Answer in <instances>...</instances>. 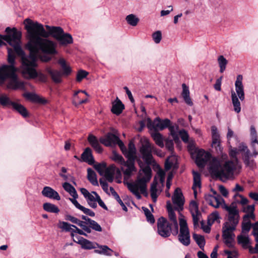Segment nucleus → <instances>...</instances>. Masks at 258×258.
<instances>
[{
	"mask_svg": "<svg viewBox=\"0 0 258 258\" xmlns=\"http://www.w3.org/2000/svg\"><path fill=\"white\" fill-rule=\"evenodd\" d=\"M172 200L173 203L175 206V209L179 212L182 211L184 203V199L180 188H177L175 190Z\"/></svg>",
	"mask_w": 258,
	"mask_h": 258,
	"instance_id": "f8f14e48",
	"label": "nucleus"
},
{
	"mask_svg": "<svg viewBox=\"0 0 258 258\" xmlns=\"http://www.w3.org/2000/svg\"><path fill=\"white\" fill-rule=\"evenodd\" d=\"M243 77L241 75H238L236 77L235 82L236 94L241 101H243L245 98L244 86L242 84Z\"/></svg>",
	"mask_w": 258,
	"mask_h": 258,
	"instance_id": "dca6fc26",
	"label": "nucleus"
},
{
	"mask_svg": "<svg viewBox=\"0 0 258 258\" xmlns=\"http://www.w3.org/2000/svg\"><path fill=\"white\" fill-rule=\"evenodd\" d=\"M251 227H252V225L251 224H246L242 223L241 233L247 234V233L249 231Z\"/></svg>",
	"mask_w": 258,
	"mask_h": 258,
	"instance_id": "13d9d810",
	"label": "nucleus"
},
{
	"mask_svg": "<svg viewBox=\"0 0 258 258\" xmlns=\"http://www.w3.org/2000/svg\"><path fill=\"white\" fill-rule=\"evenodd\" d=\"M43 208L45 211L48 212L57 213L59 212V210L56 206L50 203H44Z\"/></svg>",
	"mask_w": 258,
	"mask_h": 258,
	"instance_id": "4c0bfd02",
	"label": "nucleus"
},
{
	"mask_svg": "<svg viewBox=\"0 0 258 258\" xmlns=\"http://www.w3.org/2000/svg\"><path fill=\"white\" fill-rule=\"evenodd\" d=\"M180 230L178 236V240L184 246H188L190 243L189 231L186 220L179 219Z\"/></svg>",
	"mask_w": 258,
	"mask_h": 258,
	"instance_id": "6e6552de",
	"label": "nucleus"
},
{
	"mask_svg": "<svg viewBox=\"0 0 258 258\" xmlns=\"http://www.w3.org/2000/svg\"><path fill=\"white\" fill-rule=\"evenodd\" d=\"M223 209L227 212V214L222 227V237L224 243L229 247H232L235 237L233 232L236 230L240 220L239 212L235 203L230 205L224 204Z\"/></svg>",
	"mask_w": 258,
	"mask_h": 258,
	"instance_id": "423d86ee",
	"label": "nucleus"
},
{
	"mask_svg": "<svg viewBox=\"0 0 258 258\" xmlns=\"http://www.w3.org/2000/svg\"><path fill=\"white\" fill-rule=\"evenodd\" d=\"M158 182L156 180H154L152 183L150 187V194L151 197L153 201L155 203L157 201V199L160 194L161 191L158 188Z\"/></svg>",
	"mask_w": 258,
	"mask_h": 258,
	"instance_id": "a878e982",
	"label": "nucleus"
},
{
	"mask_svg": "<svg viewBox=\"0 0 258 258\" xmlns=\"http://www.w3.org/2000/svg\"><path fill=\"white\" fill-rule=\"evenodd\" d=\"M15 103L16 102L12 101L7 95H2L0 96V104L3 106H12L13 107V104Z\"/></svg>",
	"mask_w": 258,
	"mask_h": 258,
	"instance_id": "58836bf2",
	"label": "nucleus"
},
{
	"mask_svg": "<svg viewBox=\"0 0 258 258\" xmlns=\"http://www.w3.org/2000/svg\"><path fill=\"white\" fill-rule=\"evenodd\" d=\"M127 24L132 26H136L139 22V19L134 14H130L125 18Z\"/></svg>",
	"mask_w": 258,
	"mask_h": 258,
	"instance_id": "ea45409f",
	"label": "nucleus"
},
{
	"mask_svg": "<svg viewBox=\"0 0 258 258\" xmlns=\"http://www.w3.org/2000/svg\"><path fill=\"white\" fill-rule=\"evenodd\" d=\"M231 100L234 111L239 113L241 111L240 102L234 91H231Z\"/></svg>",
	"mask_w": 258,
	"mask_h": 258,
	"instance_id": "7c9ffc66",
	"label": "nucleus"
},
{
	"mask_svg": "<svg viewBox=\"0 0 258 258\" xmlns=\"http://www.w3.org/2000/svg\"><path fill=\"white\" fill-rule=\"evenodd\" d=\"M78 243L81 245L82 247L86 249H91L99 247V245L96 242H91L82 237H77Z\"/></svg>",
	"mask_w": 258,
	"mask_h": 258,
	"instance_id": "aec40b11",
	"label": "nucleus"
},
{
	"mask_svg": "<svg viewBox=\"0 0 258 258\" xmlns=\"http://www.w3.org/2000/svg\"><path fill=\"white\" fill-rule=\"evenodd\" d=\"M165 146L168 150L172 151L174 148L173 140L169 139H167L165 141Z\"/></svg>",
	"mask_w": 258,
	"mask_h": 258,
	"instance_id": "bf43d9fd",
	"label": "nucleus"
},
{
	"mask_svg": "<svg viewBox=\"0 0 258 258\" xmlns=\"http://www.w3.org/2000/svg\"><path fill=\"white\" fill-rule=\"evenodd\" d=\"M235 197H239L240 198L239 201L238 200L236 201L238 203L240 204L243 207L247 205L248 201L246 198L239 194H236Z\"/></svg>",
	"mask_w": 258,
	"mask_h": 258,
	"instance_id": "6e6d98bb",
	"label": "nucleus"
},
{
	"mask_svg": "<svg viewBox=\"0 0 258 258\" xmlns=\"http://www.w3.org/2000/svg\"><path fill=\"white\" fill-rule=\"evenodd\" d=\"M158 233L162 237H169L171 232L170 224L165 218L161 217L157 221Z\"/></svg>",
	"mask_w": 258,
	"mask_h": 258,
	"instance_id": "1a4fd4ad",
	"label": "nucleus"
},
{
	"mask_svg": "<svg viewBox=\"0 0 258 258\" xmlns=\"http://www.w3.org/2000/svg\"><path fill=\"white\" fill-rule=\"evenodd\" d=\"M192 174L194 178L192 188L194 190V194L196 196L197 194L196 189L197 188H200L201 185V174L198 172L195 171H192Z\"/></svg>",
	"mask_w": 258,
	"mask_h": 258,
	"instance_id": "2f4dec72",
	"label": "nucleus"
},
{
	"mask_svg": "<svg viewBox=\"0 0 258 258\" xmlns=\"http://www.w3.org/2000/svg\"><path fill=\"white\" fill-rule=\"evenodd\" d=\"M189 210L192 217L194 228H196L199 226V221L200 216L198 205L196 202L192 201L190 202L189 204Z\"/></svg>",
	"mask_w": 258,
	"mask_h": 258,
	"instance_id": "2eb2a0df",
	"label": "nucleus"
},
{
	"mask_svg": "<svg viewBox=\"0 0 258 258\" xmlns=\"http://www.w3.org/2000/svg\"><path fill=\"white\" fill-rule=\"evenodd\" d=\"M212 143V146L215 148L217 152H221L222 148L221 147V140L220 135L218 132L217 128L215 126H212L211 127Z\"/></svg>",
	"mask_w": 258,
	"mask_h": 258,
	"instance_id": "f3484780",
	"label": "nucleus"
},
{
	"mask_svg": "<svg viewBox=\"0 0 258 258\" xmlns=\"http://www.w3.org/2000/svg\"><path fill=\"white\" fill-rule=\"evenodd\" d=\"M157 175L160 178V181L162 184L164 182L165 173L162 169L159 170L157 172Z\"/></svg>",
	"mask_w": 258,
	"mask_h": 258,
	"instance_id": "0e129e2a",
	"label": "nucleus"
},
{
	"mask_svg": "<svg viewBox=\"0 0 258 258\" xmlns=\"http://www.w3.org/2000/svg\"><path fill=\"white\" fill-rule=\"evenodd\" d=\"M87 227H89L91 231V229L97 232H101L102 231V228L101 226L97 222L92 219L89 220Z\"/></svg>",
	"mask_w": 258,
	"mask_h": 258,
	"instance_id": "49530a36",
	"label": "nucleus"
},
{
	"mask_svg": "<svg viewBox=\"0 0 258 258\" xmlns=\"http://www.w3.org/2000/svg\"><path fill=\"white\" fill-rule=\"evenodd\" d=\"M101 143L107 147L113 146L117 145L120 148L124 156L127 158L125 161L122 156L117 153L113 152L111 159L117 163L123 173L125 178H128L136 171L135 162L136 159V149L132 142H130L128 145V150L124 146L123 143L116 135L108 133L105 136L100 138Z\"/></svg>",
	"mask_w": 258,
	"mask_h": 258,
	"instance_id": "20e7f679",
	"label": "nucleus"
},
{
	"mask_svg": "<svg viewBox=\"0 0 258 258\" xmlns=\"http://www.w3.org/2000/svg\"><path fill=\"white\" fill-rule=\"evenodd\" d=\"M242 211L246 213L245 215H250L252 217H254V205H246L242 207Z\"/></svg>",
	"mask_w": 258,
	"mask_h": 258,
	"instance_id": "de8ad7c7",
	"label": "nucleus"
},
{
	"mask_svg": "<svg viewBox=\"0 0 258 258\" xmlns=\"http://www.w3.org/2000/svg\"><path fill=\"white\" fill-rule=\"evenodd\" d=\"M78 197V194H77L76 197H73V198H69L70 201L72 204L75 206V207L80 210L82 205H81L77 201V199Z\"/></svg>",
	"mask_w": 258,
	"mask_h": 258,
	"instance_id": "e2e57ef3",
	"label": "nucleus"
},
{
	"mask_svg": "<svg viewBox=\"0 0 258 258\" xmlns=\"http://www.w3.org/2000/svg\"><path fill=\"white\" fill-rule=\"evenodd\" d=\"M110 191L112 194V195L114 197V199L117 201V202L120 204V205L121 206L122 209L124 211H127V208L125 206L121 199L120 198L119 195L117 194V193L115 191L114 188L112 187H110L109 188Z\"/></svg>",
	"mask_w": 258,
	"mask_h": 258,
	"instance_id": "37998d69",
	"label": "nucleus"
},
{
	"mask_svg": "<svg viewBox=\"0 0 258 258\" xmlns=\"http://www.w3.org/2000/svg\"><path fill=\"white\" fill-rule=\"evenodd\" d=\"M151 136L158 146L161 148L164 147L163 138L161 134L155 131L152 133Z\"/></svg>",
	"mask_w": 258,
	"mask_h": 258,
	"instance_id": "f704fd0d",
	"label": "nucleus"
},
{
	"mask_svg": "<svg viewBox=\"0 0 258 258\" xmlns=\"http://www.w3.org/2000/svg\"><path fill=\"white\" fill-rule=\"evenodd\" d=\"M115 172L120 174L119 169L116 168L115 165L112 164L107 168H105L103 175L104 176L108 182H111L113 180L114 175Z\"/></svg>",
	"mask_w": 258,
	"mask_h": 258,
	"instance_id": "a211bd4d",
	"label": "nucleus"
},
{
	"mask_svg": "<svg viewBox=\"0 0 258 258\" xmlns=\"http://www.w3.org/2000/svg\"><path fill=\"white\" fill-rule=\"evenodd\" d=\"M41 193L44 197L50 199H53L57 201H59L60 200V197L58 193L49 186L44 187Z\"/></svg>",
	"mask_w": 258,
	"mask_h": 258,
	"instance_id": "6ab92c4d",
	"label": "nucleus"
},
{
	"mask_svg": "<svg viewBox=\"0 0 258 258\" xmlns=\"http://www.w3.org/2000/svg\"><path fill=\"white\" fill-rule=\"evenodd\" d=\"M257 144V140H255V141L251 140V148L252 150V153L251 154L254 157H255L258 154V152L256 151V146Z\"/></svg>",
	"mask_w": 258,
	"mask_h": 258,
	"instance_id": "5fc2aeb1",
	"label": "nucleus"
},
{
	"mask_svg": "<svg viewBox=\"0 0 258 258\" xmlns=\"http://www.w3.org/2000/svg\"><path fill=\"white\" fill-rule=\"evenodd\" d=\"M182 91L181 95L185 101V102L189 106H192L193 103L189 97V91L188 87L185 84L182 85Z\"/></svg>",
	"mask_w": 258,
	"mask_h": 258,
	"instance_id": "c756f323",
	"label": "nucleus"
},
{
	"mask_svg": "<svg viewBox=\"0 0 258 258\" xmlns=\"http://www.w3.org/2000/svg\"><path fill=\"white\" fill-rule=\"evenodd\" d=\"M147 125L149 129H154L163 130L168 127L170 124V121L168 119L163 120L160 119L159 117H156L153 121L150 118H148L146 120Z\"/></svg>",
	"mask_w": 258,
	"mask_h": 258,
	"instance_id": "9d476101",
	"label": "nucleus"
},
{
	"mask_svg": "<svg viewBox=\"0 0 258 258\" xmlns=\"http://www.w3.org/2000/svg\"><path fill=\"white\" fill-rule=\"evenodd\" d=\"M152 38L155 43H159L162 39L161 32L160 31H157L153 33L152 34Z\"/></svg>",
	"mask_w": 258,
	"mask_h": 258,
	"instance_id": "864d4df0",
	"label": "nucleus"
},
{
	"mask_svg": "<svg viewBox=\"0 0 258 258\" xmlns=\"http://www.w3.org/2000/svg\"><path fill=\"white\" fill-rule=\"evenodd\" d=\"M210 220L214 222L219 219V215L217 212L212 213L210 216Z\"/></svg>",
	"mask_w": 258,
	"mask_h": 258,
	"instance_id": "774afa93",
	"label": "nucleus"
},
{
	"mask_svg": "<svg viewBox=\"0 0 258 258\" xmlns=\"http://www.w3.org/2000/svg\"><path fill=\"white\" fill-rule=\"evenodd\" d=\"M100 184L104 191L107 192L108 190V183L102 178L99 179Z\"/></svg>",
	"mask_w": 258,
	"mask_h": 258,
	"instance_id": "338daca9",
	"label": "nucleus"
},
{
	"mask_svg": "<svg viewBox=\"0 0 258 258\" xmlns=\"http://www.w3.org/2000/svg\"><path fill=\"white\" fill-rule=\"evenodd\" d=\"M156 149L154 146L148 142L144 143L140 149L142 158L148 164L139 171L137 180L132 183H128L127 187L129 190L136 196L138 199L141 198V194L147 196V183L149 182L152 176V170L149 165L154 162L152 152H155Z\"/></svg>",
	"mask_w": 258,
	"mask_h": 258,
	"instance_id": "39448f33",
	"label": "nucleus"
},
{
	"mask_svg": "<svg viewBox=\"0 0 258 258\" xmlns=\"http://www.w3.org/2000/svg\"><path fill=\"white\" fill-rule=\"evenodd\" d=\"M222 77L217 79L216 83L214 85V88L216 90L220 91L221 83H222Z\"/></svg>",
	"mask_w": 258,
	"mask_h": 258,
	"instance_id": "69168bd1",
	"label": "nucleus"
},
{
	"mask_svg": "<svg viewBox=\"0 0 258 258\" xmlns=\"http://www.w3.org/2000/svg\"><path fill=\"white\" fill-rule=\"evenodd\" d=\"M64 219L66 220L70 221L73 223L76 224L79 226H82L84 223L82 221L80 220L78 218L69 214H67L64 216Z\"/></svg>",
	"mask_w": 258,
	"mask_h": 258,
	"instance_id": "09e8293b",
	"label": "nucleus"
},
{
	"mask_svg": "<svg viewBox=\"0 0 258 258\" xmlns=\"http://www.w3.org/2000/svg\"><path fill=\"white\" fill-rule=\"evenodd\" d=\"M6 35L0 34V46L5 44L6 41L13 49L8 48V61L9 65H3L0 68V85L6 83L9 89L18 90L24 88V82L19 80L16 74L17 68L15 64V53L21 57L22 62V73L27 79L35 78L37 73L35 69V56L26 55L21 46L22 34L16 28L7 27L5 30Z\"/></svg>",
	"mask_w": 258,
	"mask_h": 258,
	"instance_id": "f257e3e1",
	"label": "nucleus"
},
{
	"mask_svg": "<svg viewBox=\"0 0 258 258\" xmlns=\"http://www.w3.org/2000/svg\"><path fill=\"white\" fill-rule=\"evenodd\" d=\"M12 108L24 118H26L29 116V113L26 108L21 104L16 102V103L13 104Z\"/></svg>",
	"mask_w": 258,
	"mask_h": 258,
	"instance_id": "c85d7f7f",
	"label": "nucleus"
},
{
	"mask_svg": "<svg viewBox=\"0 0 258 258\" xmlns=\"http://www.w3.org/2000/svg\"><path fill=\"white\" fill-rule=\"evenodd\" d=\"M179 135L181 138V139L183 140V141L185 142H187L188 140V135L187 133V132L184 130H181L179 132Z\"/></svg>",
	"mask_w": 258,
	"mask_h": 258,
	"instance_id": "680f3d73",
	"label": "nucleus"
},
{
	"mask_svg": "<svg viewBox=\"0 0 258 258\" xmlns=\"http://www.w3.org/2000/svg\"><path fill=\"white\" fill-rule=\"evenodd\" d=\"M81 218L84 221H82L84 223L82 225V226H80V227L85 231L87 233H90L91 231L89 227H87L88 223L89 222V220H91V219L88 218V217L82 215L81 216Z\"/></svg>",
	"mask_w": 258,
	"mask_h": 258,
	"instance_id": "3c124183",
	"label": "nucleus"
},
{
	"mask_svg": "<svg viewBox=\"0 0 258 258\" xmlns=\"http://www.w3.org/2000/svg\"><path fill=\"white\" fill-rule=\"evenodd\" d=\"M45 70L55 83H59L61 82V77L62 76V74L61 72L53 70L49 67H47Z\"/></svg>",
	"mask_w": 258,
	"mask_h": 258,
	"instance_id": "412c9836",
	"label": "nucleus"
},
{
	"mask_svg": "<svg viewBox=\"0 0 258 258\" xmlns=\"http://www.w3.org/2000/svg\"><path fill=\"white\" fill-rule=\"evenodd\" d=\"M176 158L175 156H171L168 157L165 163V168L166 170L170 169L174 164L176 161Z\"/></svg>",
	"mask_w": 258,
	"mask_h": 258,
	"instance_id": "8fccbe9b",
	"label": "nucleus"
},
{
	"mask_svg": "<svg viewBox=\"0 0 258 258\" xmlns=\"http://www.w3.org/2000/svg\"><path fill=\"white\" fill-rule=\"evenodd\" d=\"M72 225L66 222L59 221L58 224V227L67 232H74V229L72 228L73 227Z\"/></svg>",
	"mask_w": 258,
	"mask_h": 258,
	"instance_id": "a18cd8bd",
	"label": "nucleus"
},
{
	"mask_svg": "<svg viewBox=\"0 0 258 258\" xmlns=\"http://www.w3.org/2000/svg\"><path fill=\"white\" fill-rule=\"evenodd\" d=\"M239 153L241 154L242 160L246 166L250 168L255 166L254 160L251 158V157L253 156L246 144L241 143L237 148H230L229 154L231 160L226 161L222 167L221 166L220 162L214 160L210 167L212 172L222 180L232 178L234 171L238 165V159L237 156Z\"/></svg>",
	"mask_w": 258,
	"mask_h": 258,
	"instance_id": "7ed1b4c3",
	"label": "nucleus"
},
{
	"mask_svg": "<svg viewBox=\"0 0 258 258\" xmlns=\"http://www.w3.org/2000/svg\"><path fill=\"white\" fill-rule=\"evenodd\" d=\"M214 160H218L216 158H212L211 155L207 152H205L204 150H200L198 151L197 157L196 159V163L198 166L200 168H204L206 164L209 163V171L213 175L216 176L214 173H213L211 170V166L212 163ZM219 162V161L218 160Z\"/></svg>",
	"mask_w": 258,
	"mask_h": 258,
	"instance_id": "0eeeda50",
	"label": "nucleus"
},
{
	"mask_svg": "<svg viewBox=\"0 0 258 258\" xmlns=\"http://www.w3.org/2000/svg\"><path fill=\"white\" fill-rule=\"evenodd\" d=\"M80 210L82 211L84 214L90 216L91 217H94L95 215V213L89 209L86 208L83 206L80 209Z\"/></svg>",
	"mask_w": 258,
	"mask_h": 258,
	"instance_id": "4d7b16f0",
	"label": "nucleus"
},
{
	"mask_svg": "<svg viewBox=\"0 0 258 258\" xmlns=\"http://www.w3.org/2000/svg\"><path fill=\"white\" fill-rule=\"evenodd\" d=\"M218 62L220 68V72L222 73L226 69L228 61L223 55H220L218 57Z\"/></svg>",
	"mask_w": 258,
	"mask_h": 258,
	"instance_id": "c03bdc74",
	"label": "nucleus"
},
{
	"mask_svg": "<svg viewBox=\"0 0 258 258\" xmlns=\"http://www.w3.org/2000/svg\"><path fill=\"white\" fill-rule=\"evenodd\" d=\"M24 96L28 100L34 103H37L42 104H45L47 103V100L44 98L41 97L35 93L27 92L24 94Z\"/></svg>",
	"mask_w": 258,
	"mask_h": 258,
	"instance_id": "4be33fe9",
	"label": "nucleus"
},
{
	"mask_svg": "<svg viewBox=\"0 0 258 258\" xmlns=\"http://www.w3.org/2000/svg\"><path fill=\"white\" fill-rule=\"evenodd\" d=\"M62 187L64 189L68 192L70 194V195L72 197H76L77 196V191L70 183L68 182H64L62 184Z\"/></svg>",
	"mask_w": 258,
	"mask_h": 258,
	"instance_id": "79ce46f5",
	"label": "nucleus"
},
{
	"mask_svg": "<svg viewBox=\"0 0 258 258\" xmlns=\"http://www.w3.org/2000/svg\"><path fill=\"white\" fill-rule=\"evenodd\" d=\"M80 91H76L73 95V103L75 106H78L81 104L85 103L87 102V98H82L81 95H79Z\"/></svg>",
	"mask_w": 258,
	"mask_h": 258,
	"instance_id": "473e14b6",
	"label": "nucleus"
},
{
	"mask_svg": "<svg viewBox=\"0 0 258 258\" xmlns=\"http://www.w3.org/2000/svg\"><path fill=\"white\" fill-rule=\"evenodd\" d=\"M81 161L88 163L92 164L94 162V160L92 156V151L90 148H87L81 155Z\"/></svg>",
	"mask_w": 258,
	"mask_h": 258,
	"instance_id": "b1692460",
	"label": "nucleus"
},
{
	"mask_svg": "<svg viewBox=\"0 0 258 258\" xmlns=\"http://www.w3.org/2000/svg\"><path fill=\"white\" fill-rule=\"evenodd\" d=\"M192 237L200 248L203 250L204 249V246L205 245L204 237L196 233L193 234Z\"/></svg>",
	"mask_w": 258,
	"mask_h": 258,
	"instance_id": "a19ab883",
	"label": "nucleus"
},
{
	"mask_svg": "<svg viewBox=\"0 0 258 258\" xmlns=\"http://www.w3.org/2000/svg\"><path fill=\"white\" fill-rule=\"evenodd\" d=\"M167 210L168 213V217L173 225V229L172 234L174 235H176L178 233V224L177 221L176 217L172 206L170 201L167 202Z\"/></svg>",
	"mask_w": 258,
	"mask_h": 258,
	"instance_id": "ddd939ff",
	"label": "nucleus"
},
{
	"mask_svg": "<svg viewBox=\"0 0 258 258\" xmlns=\"http://www.w3.org/2000/svg\"><path fill=\"white\" fill-rule=\"evenodd\" d=\"M95 169L101 175H103L104 174V170L105 168V166L104 164H97L95 165Z\"/></svg>",
	"mask_w": 258,
	"mask_h": 258,
	"instance_id": "052dcab7",
	"label": "nucleus"
},
{
	"mask_svg": "<svg viewBox=\"0 0 258 258\" xmlns=\"http://www.w3.org/2000/svg\"><path fill=\"white\" fill-rule=\"evenodd\" d=\"M88 75V73L85 71L81 70L77 73L76 80L77 82H81L84 78H86Z\"/></svg>",
	"mask_w": 258,
	"mask_h": 258,
	"instance_id": "603ef678",
	"label": "nucleus"
},
{
	"mask_svg": "<svg viewBox=\"0 0 258 258\" xmlns=\"http://www.w3.org/2000/svg\"><path fill=\"white\" fill-rule=\"evenodd\" d=\"M58 63L60 65L62 70V75L68 76L72 72L71 68L67 65L66 61L63 58H60L58 60Z\"/></svg>",
	"mask_w": 258,
	"mask_h": 258,
	"instance_id": "e433bc0d",
	"label": "nucleus"
},
{
	"mask_svg": "<svg viewBox=\"0 0 258 258\" xmlns=\"http://www.w3.org/2000/svg\"><path fill=\"white\" fill-rule=\"evenodd\" d=\"M87 178L92 185L98 186L96 174L94 171L90 168L87 169Z\"/></svg>",
	"mask_w": 258,
	"mask_h": 258,
	"instance_id": "72a5a7b5",
	"label": "nucleus"
},
{
	"mask_svg": "<svg viewBox=\"0 0 258 258\" xmlns=\"http://www.w3.org/2000/svg\"><path fill=\"white\" fill-rule=\"evenodd\" d=\"M205 199L208 204L215 208H218L220 206L223 208V205L226 204L221 196H212L210 195H206Z\"/></svg>",
	"mask_w": 258,
	"mask_h": 258,
	"instance_id": "4468645a",
	"label": "nucleus"
},
{
	"mask_svg": "<svg viewBox=\"0 0 258 258\" xmlns=\"http://www.w3.org/2000/svg\"><path fill=\"white\" fill-rule=\"evenodd\" d=\"M80 191L86 200L89 206L94 209L96 208L97 207V196H99L98 194L95 191L89 192V191L85 188H81Z\"/></svg>",
	"mask_w": 258,
	"mask_h": 258,
	"instance_id": "9b49d317",
	"label": "nucleus"
},
{
	"mask_svg": "<svg viewBox=\"0 0 258 258\" xmlns=\"http://www.w3.org/2000/svg\"><path fill=\"white\" fill-rule=\"evenodd\" d=\"M57 41L61 45H66L69 44H71L73 42L72 36L69 33H65L64 32L58 38Z\"/></svg>",
	"mask_w": 258,
	"mask_h": 258,
	"instance_id": "cd10ccee",
	"label": "nucleus"
},
{
	"mask_svg": "<svg viewBox=\"0 0 258 258\" xmlns=\"http://www.w3.org/2000/svg\"><path fill=\"white\" fill-rule=\"evenodd\" d=\"M237 239L238 244H240L244 248L249 249L251 242L247 234L241 233L237 236Z\"/></svg>",
	"mask_w": 258,
	"mask_h": 258,
	"instance_id": "5701e85b",
	"label": "nucleus"
},
{
	"mask_svg": "<svg viewBox=\"0 0 258 258\" xmlns=\"http://www.w3.org/2000/svg\"><path fill=\"white\" fill-rule=\"evenodd\" d=\"M98 247L100 249L95 250V252L97 253L108 256H110L112 254L113 250L106 245H99Z\"/></svg>",
	"mask_w": 258,
	"mask_h": 258,
	"instance_id": "c9c22d12",
	"label": "nucleus"
},
{
	"mask_svg": "<svg viewBox=\"0 0 258 258\" xmlns=\"http://www.w3.org/2000/svg\"><path fill=\"white\" fill-rule=\"evenodd\" d=\"M124 108V105L121 101L116 98V100L112 102L111 111L116 115L120 114Z\"/></svg>",
	"mask_w": 258,
	"mask_h": 258,
	"instance_id": "393cba45",
	"label": "nucleus"
},
{
	"mask_svg": "<svg viewBox=\"0 0 258 258\" xmlns=\"http://www.w3.org/2000/svg\"><path fill=\"white\" fill-rule=\"evenodd\" d=\"M24 24L27 32L26 47L30 55L35 56V67L38 57L43 61H49L51 59L49 55H55L57 51L56 43L47 38L51 36L57 40L63 32V29L60 27L45 25L46 31L42 24L28 18L24 20Z\"/></svg>",
	"mask_w": 258,
	"mask_h": 258,
	"instance_id": "f03ea898",
	"label": "nucleus"
},
{
	"mask_svg": "<svg viewBox=\"0 0 258 258\" xmlns=\"http://www.w3.org/2000/svg\"><path fill=\"white\" fill-rule=\"evenodd\" d=\"M88 140L91 146L97 153H100L102 152V148L100 145L99 142L95 136L92 135H90L88 137Z\"/></svg>",
	"mask_w": 258,
	"mask_h": 258,
	"instance_id": "bb28decb",
	"label": "nucleus"
}]
</instances>
